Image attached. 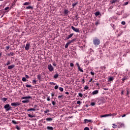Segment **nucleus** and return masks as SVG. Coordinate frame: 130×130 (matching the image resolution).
I'll use <instances>...</instances> for the list:
<instances>
[{"label": "nucleus", "instance_id": "1", "mask_svg": "<svg viewBox=\"0 0 130 130\" xmlns=\"http://www.w3.org/2000/svg\"><path fill=\"white\" fill-rule=\"evenodd\" d=\"M93 44L97 46V45H99V44H100V40H99V39H94L93 40Z\"/></svg>", "mask_w": 130, "mask_h": 130}, {"label": "nucleus", "instance_id": "2", "mask_svg": "<svg viewBox=\"0 0 130 130\" xmlns=\"http://www.w3.org/2000/svg\"><path fill=\"white\" fill-rule=\"evenodd\" d=\"M4 108L6 109V111H9V110H11L12 107L10 106V104H7L4 106Z\"/></svg>", "mask_w": 130, "mask_h": 130}, {"label": "nucleus", "instance_id": "3", "mask_svg": "<svg viewBox=\"0 0 130 130\" xmlns=\"http://www.w3.org/2000/svg\"><path fill=\"white\" fill-rule=\"evenodd\" d=\"M77 50V48L74 46H72L71 47V51H72V54H73V55H75V54H76V51Z\"/></svg>", "mask_w": 130, "mask_h": 130}, {"label": "nucleus", "instance_id": "4", "mask_svg": "<svg viewBox=\"0 0 130 130\" xmlns=\"http://www.w3.org/2000/svg\"><path fill=\"white\" fill-rule=\"evenodd\" d=\"M76 66L78 68V70L81 72V73H84V70H83V69H82L80 67V64H79V63H76Z\"/></svg>", "mask_w": 130, "mask_h": 130}, {"label": "nucleus", "instance_id": "5", "mask_svg": "<svg viewBox=\"0 0 130 130\" xmlns=\"http://www.w3.org/2000/svg\"><path fill=\"white\" fill-rule=\"evenodd\" d=\"M48 69L49 70V72H53L54 69L51 64L48 65Z\"/></svg>", "mask_w": 130, "mask_h": 130}, {"label": "nucleus", "instance_id": "6", "mask_svg": "<svg viewBox=\"0 0 130 130\" xmlns=\"http://www.w3.org/2000/svg\"><path fill=\"white\" fill-rule=\"evenodd\" d=\"M71 28H72V30H73V31H75V32H80L79 28H76L75 27H74L73 26H72Z\"/></svg>", "mask_w": 130, "mask_h": 130}, {"label": "nucleus", "instance_id": "7", "mask_svg": "<svg viewBox=\"0 0 130 130\" xmlns=\"http://www.w3.org/2000/svg\"><path fill=\"white\" fill-rule=\"evenodd\" d=\"M22 100L25 99L26 100H28V99H32V98L30 95H27V96H23L21 98Z\"/></svg>", "mask_w": 130, "mask_h": 130}, {"label": "nucleus", "instance_id": "8", "mask_svg": "<svg viewBox=\"0 0 130 130\" xmlns=\"http://www.w3.org/2000/svg\"><path fill=\"white\" fill-rule=\"evenodd\" d=\"M30 49V43H28L25 46V50H29Z\"/></svg>", "mask_w": 130, "mask_h": 130}, {"label": "nucleus", "instance_id": "9", "mask_svg": "<svg viewBox=\"0 0 130 130\" xmlns=\"http://www.w3.org/2000/svg\"><path fill=\"white\" fill-rule=\"evenodd\" d=\"M126 96L128 97V98H129V89H128V88H126Z\"/></svg>", "mask_w": 130, "mask_h": 130}, {"label": "nucleus", "instance_id": "10", "mask_svg": "<svg viewBox=\"0 0 130 130\" xmlns=\"http://www.w3.org/2000/svg\"><path fill=\"white\" fill-rule=\"evenodd\" d=\"M128 80V78L126 76H124L123 78L122 79V83H123L125 82V80Z\"/></svg>", "mask_w": 130, "mask_h": 130}, {"label": "nucleus", "instance_id": "11", "mask_svg": "<svg viewBox=\"0 0 130 130\" xmlns=\"http://www.w3.org/2000/svg\"><path fill=\"white\" fill-rule=\"evenodd\" d=\"M98 93H99V90H95L94 91H93L92 92V95H96V94H98Z\"/></svg>", "mask_w": 130, "mask_h": 130}, {"label": "nucleus", "instance_id": "12", "mask_svg": "<svg viewBox=\"0 0 130 130\" xmlns=\"http://www.w3.org/2000/svg\"><path fill=\"white\" fill-rule=\"evenodd\" d=\"M26 111H36V109L35 108H30L26 110Z\"/></svg>", "mask_w": 130, "mask_h": 130}, {"label": "nucleus", "instance_id": "13", "mask_svg": "<svg viewBox=\"0 0 130 130\" xmlns=\"http://www.w3.org/2000/svg\"><path fill=\"white\" fill-rule=\"evenodd\" d=\"M63 14L64 16H68V14H69V10L64 9Z\"/></svg>", "mask_w": 130, "mask_h": 130}, {"label": "nucleus", "instance_id": "14", "mask_svg": "<svg viewBox=\"0 0 130 130\" xmlns=\"http://www.w3.org/2000/svg\"><path fill=\"white\" fill-rule=\"evenodd\" d=\"M84 123H88V122H92V120H88V119H84Z\"/></svg>", "mask_w": 130, "mask_h": 130}, {"label": "nucleus", "instance_id": "15", "mask_svg": "<svg viewBox=\"0 0 130 130\" xmlns=\"http://www.w3.org/2000/svg\"><path fill=\"white\" fill-rule=\"evenodd\" d=\"M14 68H15V65L14 64L9 66L8 67V70H12V69H14Z\"/></svg>", "mask_w": 130, "mask_h": 130}, {"label": "nucleus", "instance_id": "16", "mask_svg": "<svg viewBox=\"0 0 130 130\" xmlns=\"http://www.w3.org/2000/svg\"><path fill=\"white\" fill-rule=\"evenodd\" d=\"M100 69L102 71H105L106 70V66H101Z\"/></svg>", "mask_w": 130, "mask_h": 130}, {"label": "nucleus", "instance_id": "17", "mask_svg": "<svg viewBox=\"0 0 130 130\" xmlns=\"http://www.w3.org/2000/svg\"><path fill=\"white\" fill-rule=\"evenodd\" d=\"M114 80V78L113 77H110L108 78V82H112Z\"/></svg>", "mask_w": 130, "mask_h": 130}, {"label": "nucleus", "instance_id": "18", "mask_svg": "<svg viewBox=\"0 0 130 130\" xmlns=\"http://www.w3.org/2000/svg\"><path fill=\"white\" fill-rule=\"evenodd\" d=\"M78 4H79V2H76L75 3L72 4L73 9H74L75 7H76V6H77V5H78Z\"/></svg>", "mask_w": 130, "mask_h": 130}, {"label": "nucleus", "instance_id": "19", "mask_svg": "<svg viewBox=\"0 0 130 130\" xmlns=\"http://www.w3.org/2000/svg\"><path fill=\"white\" fill-rule=\"evenodd\" d=\"M14 54H15L14 52H10V53H8L7 55L8 56H14Z\"/></svg>", "mask_w": 130, "mask_h": 130}, {"label": "nucleus", "instance_id": "20", "mask_svg": "<svg viewBox=\"0 0 130 130\" xmlns=\"http://www.w3.org/2000/svg\"><path fill=\"white\" fill-rule=\"evenodd\" d=\"M41 77H42V75L41 74H39L37 75L38 80H41Z\"/></svg>", "mask_w": 130, "mask_h": 130}, {"label": "nucleus", "instance_id": "21", "mask_svg": "<svg viewBox=\"0 0 130 130\" xmlns=\"http://www.w3.org/2000/svg\"><path fill=\"white\" fill-rule=\"evenodd\" d=\"M1 100L2 101H3V102H6V101H7V100H8V98H3L1 99Z\"/></svg>", "mask_w": 130, "mask_h": 130}, {"label": "nucleus", "instance_id": "22", "mask_svg": "<svg viewBox=\"0 0 130 130\" xmlns=\"http://www.w3.org/2000/svg\"><path fill=\"white\" fill-rule=\"evenodd\" d=\"M94 15L96 17L99 16V15H100V12L99 11H97L94 13Z\"/></svg>", "mask_w": 130, "mask_h": 130}, {"label": "nucleus", "instance_id": "23", "mask_svg": "<svg viewBox=\"0 0 130 130\" xmlns=\"http://www.w3.org/2000/svg\"><path fill=\"white\" fill-rule=\"evenodd\" d=\"M117 2V0H112L110 2V4H115Z\"/></svg>", "mask_w": 130, "mask_h": 130}, {"label": "nucleus", "instance_id": "24", "mask_svg": "<svg viewBox=\"0 0 130 130\" xmlns=\"http://www.w3.org/2000/svg\"><path fill=\"white\" fill-rule=\"evenodd\" d=\"M30 9L31 10L33 9V7L29 6L26 7V10H29Z\"/></svg>", "mask_w": 130, "mask_h": 130}, {"label": "nucleus", "instance_id": "25", "mask_svg": "<svg viewBox=\"0 0 130 130\" xmlns=\"http://www.w3.org/2000/svg\"><path fill=\"white\" fill-rule=\"evenodd\" d=\"M46 120L47 121H52V118H47L46 119Z\"/></svg>", "mask_w": 130, "mask_h": 130}, {"label": "nucleus", "instance_id": "26", "mask_svg": "<svg viewBox=\"0 0 130 130\" xmlns=\"http://www.w3.org/2000/svg\"><path fill=\"white\" fill-rule=\"evenodd\" d=\"M54 79H57L58 78V74L56 73L53 77Z\"/></svg>", "mask_w": 130, "mask_h": 130}, {"label": "nucleus", "instance_id": "27", "mask_svg": "<svg viewBox=\"0 0 130 130\" xmlns=\"http://www.w3.org/2000/svg\"><path fill=\"white\" fill-rule=\"evenodd\" d=\"M22 82H27L28 80H27L25 77H22Z\"/></svg>", "mask_w": 130, "mask_h": 130}, {"label": "nucleus", "instance_id": "28", "mask_svg": "<svg viewBox=\"0 0 130 130\" xmlns=\"http://www.w3.org/2000/svg\"><path fill=\"white\" fill-rule=\"evenodd\" d=\"M70 43H69V42H68L65 45V48H68V47H69V45H70Z\"/></svg>", "mask_w": 130, "mask_h": 130}, {"label": "nucleus", "instance_id": "29", "mask_svg": "<svg viewBox=\"0 0 130 130\" xmlns=\"http://www.w3.org/2000/svg\"><path fill=\"white\" fill-rule=\"evenodd\" d=\"M31 3L30 2H25L23 4V6H28V5H30Z\"/></svg>", "mask_w": 130, "mask_h": 130}, {"label": "nucleus", "instance_id": "30", "mask_svg": "<svg viewBox=\"0 0 130 130\" xmlns=\"http://www.w3.org/2000/svg\"><path fill=\"white\" fill-rule=\"evenodd\" d=\"M22 103H29L30 101L29 100H25L22 101Z\"/></svg>", "mask_w": 130, "mask_h": 130}, {"label": "nucleus", "instance_id": "31", "mask_svg": "<svg viewBox=\"0 0 130 130\" xmlns=\"http://www.w3.org/2000/svg\"><path fill=\"white\" fill-rule=\"evenodd\" d=\"M81 83L85 84V77H83V79L81 80Z\"/></svg>", "mask_w": 130, "mask_h": 130}, {"label": "nucleus", "instance_id": "32", "mask_svg": "<svg viewBox=\"0 0 130 130\" xmlns=\"http://www.w3.org/2000/svg\"><path fill=\"white\" fill-rule=\"evenodd\" d=\"M27 116H28V117H30V118H33V117H35V116H34V115H31V114H28L27 115Z\"/></svg>", "mask_w": 130, "mask_h": 130}, {"label": "nucleus", "instance_id": "33", "mask_svg": "<svg viewBox=\"0 0 130 130\" xmlns=\"http://www.w3.org/2000/svg\"><path fill=\"white\" fill-rule=\"evenodd\" d=\"M47 129H49V130H53V128L51 126H47Z\"/></svg>", "mask_w": 130, "mask_h": 130}, {"label": "nucleus", "instance_id": "34", "mask_svg": "<svg viewBox=\"0 0 130 130\" xmlns=\"http://www.w3.org/2000/svg\"><path fill=\"white\" fill-rule=\"evenodd\" d=\"M11 64V61L10 60L7 61V63L5 64V66H10Z\"/></svg>", "mask_w": 130, "mask_h": 130}, {"label": "nucleus", "instance_id": "35", "mask_svg": "<svg viewBox=\"0 0 130 130\" xmlns=\"http://www.w3.org/2000/svg\"><path fill=\"white\" fill-rule=\"evenodd\" d=\"M11 106H15V107H17V106L16 105V103H12L11 104Z\"/></svg>", "mask_w": 130, "mask_h": 130}, {"label": "nucleus", "instance_id": "36", "mask_svg": "<svg viewBox=\"0 0 130 130\" xmlns=\"http://www.w3.org/2000/svg\"><path fill=\"white\" fill-rule=\"evenodd\" d=\"M12 123H13V124H18V122H17L15 120H12Z\"/></svg>", "mask_w": 130, "mask_h": 130}, {"label": "nucleus", "instance_id": "37", "mask_svg": "<svg viewBox=\"0 0 130 130\" xmlns=\"http://www.w3.org/2000/svg\"><path fill=\"white\" fill-rule=\"evenodd\" d=\"M121 35H122V31H121L119 34L117 35V37H119Z\"/></svg>", "mask_w": 130, "mask_h": 130}, {"label": "nucleus", "instance_id": "38", "mask_svg": "<svg viewBox=\"0 0 130 130\" xmlns=\"http://www.w3.org/2000/svg\"><path fill=\"white\" fill-rule=\"evenodd\" d=\"M77 39H73L71 41H69V43H70V44L72 43V42H74V41H76Z\"/></svg>", "mask_w": 130, "mask_h": 130}, {"label": "nucleus", "instance_id": "39", "mask_svg": "<svg viewBox=\"0 0 130 130\" xmlns=\"http://www.w3.org/2000/svg\"><path fill=\"white\" fill-rule=\"evenodd\" d=\"M52 104L53 106H55V105H56V103L55 102L52 101Z\"/></svg>", "mask_w": 130, "mask_h": 130}, {"label": "nucleus", "instance_id": "40", "mask_svg": "<svg viewBox=\"0 0 130 130\" xmlns=\"http://www.w3.org/2000/svg\"><path fill=\"white\" fill-rule=\"evenodd\" d=\"M75 20L76 21H78V20H79V15L77 14L76 16H75Z\"/></svg>", "mask_w": 130, "mask_h": 130}, {"label": "nucleus", "instance_id": "41", "mask_svg": "<svg viewBox=\"0 0 130 130\" xmlns=\"http://www.w3.org/2000/svg\"><path fill=\"white\" fill-rule=\"evenodd\" d=\"M15 104L16 105V107H17V106H20V105H21V103H20L19 102H15Z\"/></svg>", "mask_w": 130, "mask_h": 130}, {"label": "nucleus", "instance_id": "42", "mask_svg": "<svg viewBox=\"0 0 130 130\" xmlns=\"http://www.w3.org/2000/svg\"><path fill=\"white\" fill-rule=\"evenodd\" d=\"M111 26H112V28H113L114 30H115V26L114 24L111 23Z\"/></svg>", "mask_w": 130, "mask_h": 130}, {"label": "nucleus", "instance_id": "43", "mask_svg": "<svg viewBox=\"0 0 130 130\" xmlns=\"http://www.w3.org/2000/svg\"><path fill=\"white\" fill-rule=\"evenodd\" d=\"M84 89L89 90V86H88V85H85L84 87Z\"/></svg>", "mask_w": 130, "mask_h": 130}, {"label": "nucleus", "instance_id": "44", "mask_svg": "<svg viewBox=\"0 0 130 130\" xmlns=\"http://www.w3.org/2000/svg\"><path fill=\"white\" fill-rule=\"evenodd\" d=\"M37 82V81L35 80H32V84L33 85H36V82Z\"/></svg>", "mask_w": 130, "mask_h": 130}, {"label": "nucleus", "instance_id": "45", "mask_svg": "<svg viewBox=\"0 0 130 130\" xmlns=\"http://www.w3.org/2000/svg\"><path fill=\"white\" fill-rule=\"evenodd\" d=\"M59 91H60L61 92H63V88H62V87H59Z\"/></svg>", "mask_w": 130, "mask_h": 130}, {"label": "nucleus", "instance_id": "46", "mask_svg": "<svg viewBox=\"0 0 130 130\" xmlns=\"http://www.w3.org/2000/svg\"><path fill=\"white\" fill-rule=\"evenodd\" d=\"M74 35V34H71L70 35L68 36L69 38H72L73 37V36Z\"/></svg>", "mask_w": 130, "mask_h": 130}, {"label": "nucleus", "instance_id": "47", "mask_svg": "<svg viewBox=\"0 0 130 130\" xmlns=\"http://www.w3.org/2000/svg\"><path fill=\"white\" fill-rule=\"evenodd\" d=\"M25 87H26V88H31V86L30 85H29V84H26L25 85Z\"/></svg>", "mask_w": 130, "mask_h": 130}, {"label": "nucleus", "instance_id": "48", "mask_svg": "<svg viewBox=\"0 0 130 130\" xmlns=\"http://www.w3.org/2000/svg\"><path fill=\"white\" fill-rule=\"evenodd\" d=\"M50 85H52L53 86H55V83L54 82H50Z\"/></svg>", "mask_w": 130, "mask_h": 130}, {"label": "nucleus", "instance_id": "49", "mask_svg": "<svg viewBox=\"0 0 130 130\" xmlns=\"http://www.w3.org/2000/svg\"><path fill=\"white\" fill-rule=\"evenodd\" d=\"M79 96L81 97L82 98V97H83V94L81 93H78Z\"/></svg>", "mask_w": 130, "mask_h": 130}, {"label": "nucleus", "instance_id": "50", "mask_svg": "<svg viewBox=\"0 0 130 130\" xmlns=\"http://www.w3.org/2000/svg\"><path fill=\"white\" fill-rule=\"evenodd\" d=\"M49 112V110H46V111H44L45 114H46V113H48Z\"/></svg>", "mask_w": 130, "mask_h": 130}, {"label": "nucleus", "instance_id": "51", "mask_svg": "<svg viewBox=\"0 0 130 130\" xmlns=\"http://www.w3.org/2000/svg\"><path fill=\"white\" fill-rule=\"evenodd\" d=\"M113 128H116V127H117V125H115V124H113Z\"/></svg>", "mask_w": 130, "mask_h": 130}, {"label": "nucleus", "instance_id": "52", "mask_svg": "<svg viewBox=\"0 0 130 130\" xmlns=\"http://www.w3.org/2000/svg\"><path fill=\"white\" fill-rule=\"evenodd\" d=\"M90 105H91V106H94L95 105V102H91V103H90Z\"/></svg>", "mask_w": 130, "mask_h": 130}, {"label": "nucleus", "instance_id": "53", "mask_svg": "<svg viewBox=\"0 0 130 130\" xmlns=\"http://www.w3.org/2000/svg\"><path fill=\"white\" fill-rule=\"evenodd\" d=\"M55 90H57L58 89V85H55L54 87Z\"/></svg>", "mask_w": 130, "mask_h": 130}, {"label": "nucleus", "instance_id": "54", "mask_svg": "<svg viewBox=\"0 0 130 130\" xmlns=\"http://www.w3.org/2000/svg\"><path fill=\"white\" fill-rule=\"evenodd\" d=\"M6 50H9L10 49V46H7L6 47Z\"/></svg>", "mask_w": 130, "mask_h": 130}, {"label": "nucleus", "instance_id": "55", "mask_svg": "<svg viewBox=\"0 0 130 130\" xmlns=\"http://www.w3.org/2000/svg\"><path fill=\"white\" fill-rule=\"evenodd\" d=\"M82 103L80 101H78L77 102V104H79V106H80V105Z\"/></svg>", "mask_w": 130, "mask_h": 130}, {"label": "nucleus", "instance_id": "56", "mask_svg": "<svg viewBox=\"0 0 130 130\" xmlns=\"http://www.w3.org/2000/svg\"><path fill=\"white\" fill-rule=\"evenodd\" d=\"M124 93V90H121V95H123Z\"/></svg>", "mask_w": 130, "mask_h": 130}, {"label": "nucleus", "instance_id": "57", "mask_svg": "<svg viewBox=\"0 0 130 130\" xmlns=\"http://www.w3.org/2000/svg\"><path fill=\"white\" fill-rule=\"evenodd\" d=\"M70 67L71 68H73V67H74V63L73 62L70 63Z\"/></svg>", "mask_w": 130, "mask_h": 130}, {"label": "nucleus", "instance_id": "58", "mask_svg": "<svg viewBox=\"0 0 130 130\" xmlns=\"http://www.w3.org/2000/svg\"><path fill=\"white\" fill-rule=\"evenodd\" d=\"M99 24V22L98 21H96V22L94 23V25L96 26H98Z\"/></svg>", "mask_w": 130, "mask_h": 130}, {"label": "nucleus", "instance_id": "59", "mask_svg": "<svg viewBox=\"0 0 130 130\" xmlns=\"http://www.w3.org/2000/svg\"><path fill=\"white\" fill-rule=\"evenodd\" d=\"M84 130H90V128L88 127H85L84 129Z\"/></svg>", "mask_w": 130, "mask_h": 130}, {"label": "nucleus", "instance_id": "60", "mask_svg": "<svg viewBox=\"0 0 130 130\" xmlns=\"http://www.w3.org/2000/svg\"><path fill=\"white\" fill-rule=\"evenodd\" d=\"M9 9H10V7H6V8H5V11H8V10H9Z\"/></svg>", "mask_w": 130, "mask_h": 130}, {"label": "nucleus", "instance_id": "61", "mask_svg": "<svg viewBox=\"0 0 130 130\" xmlns=\"http://www.w3.org/2000/svg\"><path fill=\"white\" fill-rule=\"evenodd\" d=\"M107 116H112V114H111V113L108 114H107Z\"/></svg>", "mask_w": 130, "mask_h": 130}, {"label": "nucleus", "instance_id": "62", "mask_svg": "<svg viewBox=\"0 0 130 130\" xmlns=\"http://www.w3.org/2000/svg\"><path fill=\"white\" fill-rule=\"evenodd\" d=\"M90 74L91 75V76H94V75H95V73H94V72H91Z\"/></svg>", "mask_w": 130, "mask_h": 130}, {"label": "nucleus", "instance_id": "63", "mask_svg": "<svg viewBox=\"0 0 130 130\" xmlns=\"http://www.w3.org/2000/svg\"><path fill=\"white\" fill-rule=\"evenodd\" d=\"M127 5H128V2L124 3V6H126Z\"/></svg>", "mask_w": 130, "mask_h": 130}, {"label": "nucleus", "instance_id": "64", "mask_svg": "<svg viewBox=\"0 0 130 130\" xmlns=\"http://www.w3.org/2000/svg\"><path fill=\"white\" fill-rule=\"evenodd\" d=\"M121 24L122 25H125V21H122Z\"/></svg>", "mask_w": 130, "mask_h": 130}]
</instances>
